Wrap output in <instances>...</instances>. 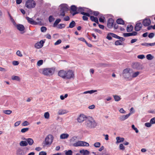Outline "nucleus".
Returning a JSON list of instances; mask_svg holds the SVG:
<instances>
[{
  "label": "nucleus",
  "instance_id": "nucleus-1",
  "mask_svg": "<svg viewBox=\"0 0 155 155\" xmlns=\"http://www.w3.org/2000/svg\"><path fill=\"white\" fill-rule=\"evenodd\" d=\"M85 125L89 128H94L97 126V123L91 117H89L86 120Z\"/></svg>",
  "mask_w": 155,
  "mask_h": 155
},
{
  "label": "nucleus",
  "instance_id": "nucleus-2",
  "mask_svg": "<svg viewBox=\"0 0 155 155\" xmlns=\"http://www.w3.org/2000/svg\"><path fill=\"white\" fill-rule=\"evenodd\" d=\"M132 73H133V71L131 69L127 68L123 70L122 74L125 78L127 79L128 80L131 81L132 80Z\"/></svg>",
  "mask_w": 155,
  "mask_h": 155
},
{
  "label": "nucleus",
  "instance_id": "nucleus-3",
  "mask_svg": "<svg viewBox=\"0 0 155 155\" xmlns=\"http://www.w3.org/2000/svg\"><path fill=\"white\" fill-rule=\"evenodd\" d=\"M55 69L54 67L44 68L42 69V74L45 75L50 76L54 74Z\"/></svg>",
  "mask_w": 155,
  "mask_h": 155
},
{
  "label": "nucleus",
  "instance_id": "nucleus-4",
  "mask_svg": "<svg viewBox=\"0 0 155 155\" xmlns=\"http://www.w3.org/2000/svg\"><path fill=\"white\" fill-rule=\"evenodd\" d=\"M36 5V3L33 0H28L25 4V6L28 8H34Z\"/></svg>",
  "mask_w": 155,
  "mask_h": 155
},
{
  "label": "nucleus",
  "instance_id": "nucleus-5",
  "mask_svg": "<svg viewBox=\"0 0 155 155\" xmlns=\"http://www.w3.org/2000/svg\"><path fill=\"white\" fill-rule=\"evenodd\" d=\"M74 75L73 71L72 70L66 71L65 79H70L74 78Z\"/></svg>",
  "mask_w": 155,
  "mask_h": 155
},
{
  "label": "nucleus",
  "instance_id": "nucleus-6",
  "mask_svg": "<svg viewBox=\"0 0 155 155\" xmlns=\"http://www.w3.org/2000/svg\"><path fill=\"white\" fill-rule=\"evenodd\" d=\"M53 140V136L51 134L48 135L45 138V144L46 145L51 144Z\"/></svg>",
  "mask_w": 155,
  "mask_h": 155
},
{
  "label": "nucleus",
  "instance_id": "nucleus-7",
  "mask_svg": "<svg viewBox=\"0 0 155 155\" xmlns=\"http://www.w3.org/2000/svg\"><path fill=\"white\" fill-rule=\"evenodd\" d=\"M89 145V144L85 142L82 141H78L73 144L74 147L78 146H86L88 147Z\"/></svg>",
  "mask_w": 155,
  "mask_h": 155
},
{
  "label": "nucleus",
  "instance_id": "nucleus-8",
  "mask_svg": "<svg viewBox=\"0 0 155 155\" xmlns=\"http://www.w3.org/2000/svg\"><path fill=\"white\" fill-rule=\"evenodd\" d=\"M45 41L41 40L40 41L36 43L35 45V48L37 49L41 48L43 46Z\"/></svg>",
  "mask_w": 155,
  "mask_h": 155
},
{
  "label": "nucleus",
  "instance_id": "nucleus-9",
  "mask_svg": "<svg viewBox=\"0 0 155 155\" xmlns=\"http://www.w3.org/2000/svg\"><path fill=\"white\" fill-rule=\"evenodd\" d=\"M114 22V20L112 18H109L107 21V26L108 28H112Z\"/></svg>",
  "mask_w": 155,
  "mask_h": 155
},
{
  "label": "nucleus",
  "instance_id": "nucleus-10",
  "mask_svg": "<svg viewBox=\"0 0 155 155\" xmlns=\"http://www.w3.org/2000/svg\"><path fill=\"white\" fill-rule=\"evenodd\" d=\"M60 10L61 11H64V12H67L68 10V5L66 4H62L60 6Z\"/></svg>",
  "mask_w": 155,
  "mask_h": 155
},
{
  "label": "nucleus",
  "instance_id": "nucleus-11",
  "mask_svg": "<svg viewBox=\"0 0 155 155\" xmlns=\"http://www.w3.org/2000/svg\"><path fill=\"white\" fill-rule=\"evenodd\" d=\"M86 116L84 114H81L77 119L79 123L83 122L86 118L87 119Z\"/></svg>",
  "mask_w": 155,
  "mask_h": 155
},
{
  "label": "nucleus",
  "instance_id": "nucleus-12",
  "mask_svg": "<svg viewBox=\"0 0 155 155\" xmlns=\"http://www.w3.org/2000/svg\"><path fill=\"white\" fill-rule=\"evenodd\" d=\"M65 71H66L63 70L59 71L58 72V75L63 79H65Z\"/></svg>",
  "mask_w": 155,
  "mask_h": 155
},
{
  "label": "nucleus",
  "instance_id": "nucleus-13",
  "mask_svg": "<svg viewBox=\"0 0 155 155\" xmlns=\"http://www.w3.org/2000/svg\"><path fill=\"white\" fill-rule=\"evenodd\" d=\"M151 20L149 19L146 18L143 20V24L145 26H147L151 23Z\"/></svg>",
  "mask_w": 155,
  "mask_h": 155
},
{
  "label": "nucleus",
  "instance_id": "nucleus-14",
  "mask_svg": "<svg viewBox=\"0 0 155 155\" xmlns=\"http://www.w3.org/2000/svg\"><path fill=\"white\" fill-rule=\"evenodd\" d=\"M71 11L74 12L72 13V15L73 16L79 13V12H78L77 11V7L74 5H72L71 6Z\"/></svg>",
  "mask_w": 155,
  "mask_h": 155
},
{
  "label": "nucleus",
  "instance_id": "nucleus-15",
  "mask_svg": "<svg viewBox=\"0 0 155 155\" xmlns=\"http://www.w3.org/2000/svg\"><path fill=\"white\" fill-rule=\"evenodd\" d=\"M137 33L136 31H134L131 33H124L123 34L124 37H127L132 36H136L137 35Z\"/></svg>",
  "mask_w": 155,
  "mask_h": 155
},
{
  "label": "nucleus",
  "instance_id": "nucleus-16",
  "mask_svg": "<svg viewBox=\"0 0 155 155\" xmlns=\"http://www.w3.org/2000/svg\"><path fill=\"white\" fill-rule=\"evenodd\" d=\"M142 27V24L141 23L136 24L134 27V29L136 31H138L140 30Z\"/></svg>",
  "mask_w": 155,
  "mask_h": 155
},
{
  "label": "nucleus",
  "instance_id": "nucleus-17",
  "mask_svg": "<svg viewBox=\"0 0 155 155\" xmlns=\"http://www.w3.org/2000/svg\"><path fill=\"white\" fill-rule=\"evenodd\" d=\"M132 114V113H130L126 115L121 116L119 117V119L121 120H124L128 118Z\"/></svg>",
  "mask_w": 155,
  "mask_h": 155
},
{
  "label": "nucleus",
  "instance_id": "nucleus-18",
  "mask_svg": "<svg viewBox=\"0 0 155 155\" xmlns=\"http://www.w3.org/2000/svg\"><path fill=\"white\" fill-rule=\"evenodd\" d=\"M26 19L27 20L28 22L31 24L36 25L37 24L36 22L34 21L32 18H31L28 17H26Z\"/></svg>",
  "mask_w": 155,
  "mask_h": 155
},
{
  "label": "nucleus",
  "instance_id": "nucleus-19",
  "mask_svg": "<svg viewBox=\"0 0 155 155\" xmlns=\"http://www.w3.org/2000/svg\"><path fill=\"white\" fill-rule=\"evenodd\" d=\"M17 29L20 31H23L25 29L24 26L21 24H18L16 25Z\"/></svg>",
  "mask_w": 155,
  "mask_h": 155
},
{
  "label": "nucleus",
  "instance_id": "nucleus-20",
  "mask_svg": "<svg viewBox=\"0 0 155 155\" xmlns=\"http://www.w3.org/2000/svg\"><path fill=\"white\" fill-rule=\"evenodd\" d=\"M24 140H25L27 143L29 145H32L34 143L33 140L31 138H25Z\"/></svg>",
  "mask_w": 155,
  "mask_h": 155
},
{
  "label": "nucleus",
  "instance_id": "nucleus-21",
  "mask_svg": "<svg viewBox=\"0 0 155 155\" xmlns=\"http://www.w3.org/2000/svg\"><path fill=\"white\" fill-rule=\"evenodd\" d=\"M68 112V111L66 110L61 109L58 110V113L59 115H62L66 114Z\"/></svg>",
  "mask_w": 155,
  "mask_h": 155
},
{
  "label": "nucleus",
  "instance_id": "nucleus-22",
  "mask_svg": "<svg viewBox=\"0 0 155 155\" xmlns=\"http://www.w3.org/2000/svg\"><path fill=\"white\" fill-rule=\"evenodd\" d=\"M90 19L91 21H94L96 23L98 24L99 22L97 18L93 16H91L90 17Z\"/></svg>",
  "mask_w": 155,
  "mask_h": 155
},
{
  "label": "nucleus",
  "instance_id": "nucleus-23",
  "mask_svg": "<svg viewBox=\"0 0 155 155\" xmlns=\"http://www.w3.org/2000/svg\"><path fill=\"white\" fill-rule=\"evenodd\" d=\"M69 136L68 134H62L60 136V138L61 139H67Z\"/></svg>",
  "mask_w": 155,
  "mask_h": 155
},
{
  "label": "nucleus",
  "instance_id": "nucleus-24",
  "mask_svg": "<svg viewBox=\"0 0 155 155\" xmlns=\"http://www.w3.org/2000/svg\"><path fill=\"white\" fill-rule=\"evenodd\" d=\"M81 153L83 154L84 155H87L89 154V152L87 150H81L80 151Z\"/></svg>",
  "mask_w": 155,
  "mask_h": 155
},
{
  "label": "nucleus",
  "instance_id": "nucleus-25",
  "mask_svg": "<svg viewBox=\"0 0 155 155\" xmlns=\"http://www.w3.org/2000/svg\"><path fill=\"white\" fill-rule=\"evenodd\" d=\"M117 140L116 143H119L121 142H123L124 140V138H120V137H118L116 138Z\"/></svg>",
  "mask_w": 155,
  "mask_h": 155
},
{
  "label": "nucleus",
  "instance_id": "nucleus-26",
  "mask_svg": "<svg viewBox=\"0 0 155 155\" xmlns=\"http://www.w3.org/2000/svg\"><path fill=\"white\" fill-rule=\"evenodd\" d=\"M76 25V23L74 21H72L69 24V26L67 27V28H72L74 27Z\"/></svg>",
  "mask_w": 155,
  "mask_h": 155
},
{
  "label": "nucleus",
  "instance_id": "nucleus-27",
  "mask_svg": "<svg viewBox=\"0 0 155 155\" xmlns=\"http://www.w3.org/2000/svg\"><path fill=\"white\" fill-rule=\"evenodd\" d=\"M28 143L26 141H21L20 143V145L21 146L24 147L28 145Z\"/></svg>",
  "mask_w": 155,
  "mask_h": 155
},
{
  "label": "nucleus",
  "instance_id": "nucleus-28",
  "mask_svg": "<svg viewBox=\"0 0 155 155\" xmlns=\"http://www.w3.org/2000/svg\"><path fill=\"white\" fill-rule=\"evenodd\" d=\"M116 22L119 24L124 25V20L120 18L117 19Z\"/></svg>",
  "mask_w": 155,
  "mask_h": 155
},
{
  "label": "nucleus",
  "instance_id": "nucleus-29",
  "mask_svg": "<svg viewBox=\"0 0 155 155\" xmlns=\"http://www.w3.org/2000/svg\"><path fill=\"white\" fill-rule=\"evenodd\" d=\"M139 74L140 72L139 71H137L134 73L133 72V73H132V74H131L132 79L133 78H134L137 76Z\"/></svg>",
  "mask_w": 155,
  "mask_h": 155
},
{
  "label": "nucleus",
  "instance_id": "nucleus-30",
  "mask_svg": "<svg viewBox=\"0 0 155 155\" xmlns=\"http://www.w3.org/2000/svg\"><path fill=\"white\" fill-rule=\"evenodd\" d=\"M133 28V26L131 25H128L127 27V32H129L131 31Z\"/></svg>",
  "mask_w": 155,
  "mask_h": 155
},
{
  "label": "nucleus",
  "instance_id": "nucleus-31",
  "mask_svg": "<svg viewBox=\"0 0 155 155\" xmlns=\"http://www.w3.org/2000/svg\"><path fill=\"white\" fill-rule=\"evenodd\" d=\"M61 21V20L59 18L57 19L53 24V27H54L57 26L58 24Z\"/></svg>",
  "mask_w": 155,
  "mask_h": 155
},
{
  "label": "nucleus",
  "instance_id": "nucleus-32",
  "mask_svg": "<svg viewBox=\"0 0 155 155\" xmlns=\"http://www.w3.org/2000/svg\"><path fill=\"white\" fill-rule=\"evenodd\" d=\"M12 79L14 80H16L17 81H19L20 80V78L18 76H13L12 78Z\"/></svg>",
  "mask_w": 155,
  "mask_h": 155
},
{
  "label": "nucleus",
  "instance_id": "nucleus-33",
  "mask_svg": "<svg viewBox=\"0 0 155 155\" xmlns=\"http://www.w3.org/2000/svg\"><path fill=\"white\" fill-rule=\"evenodd\" d=\"M97 91V90H90V91H85L83 93V94H87V93H89L90 94H92L95 92H96Z\"/></svg>",
  "mask_w": 155,
  "mask_h": 155
},
{
  "label": "nucleus",
  "instance_id": "nucleus-34",
  "mask_svg": "<svg viewBox=\"0 0 155 155\" xmlns=\"http://www.w3.org/2000/svg\"><path fill=\"white\" fill-rule=\"evenodd\" d=\"M146 58L148 60H151L154 57L151 54H149L147 55Z\"/></svg>",
  "mask_w": 155,
  "mask_h": 155
},
{
  "label": "nucleus",
  "instance_id": "nucleus-35",
  "mask_svg": "<svg viewBox=\"0 0 155 155\" xmlns=\"http://www.w3.org/2000/svg\"><path fill=\"white\" fill-rule=\"evenodd\" d=\"M84 8L79 7L77 8V11L78 12H79V13L80 12L81 13L83 12L84 11Z\"/></svg>",
  "mask_w": 155,
  "mask_h": 155
},
{
  "label": "nucleus",
  "instance_id": "nucleus-36",
  "mask_svg": "<svg viewBox=\"0 0 155 155\" xmlns=\"http://www.w3.org/2000/svg\"><path fill=\"white\" fill-rule=\"evenodd\" d=\"M65 155H72V151L71 150L68 151L65 150Z\"/></svg>",
  "mask_w": 155,
  "mask_h": 155
},
{
  "label": "nucleus",
  "instance_id": "nucleus-37",
  "mask_svg": "<svg viewBox=\"0 0 155 155\" xmlns=\"http://www.w3.org/2000/svg\"><path fill=\"white\" fill-rule=\"evenodd\" d=\"M113 97L115 101H119L121 99L120 97L118 95H114Z\"/></svg>",
  "mask_w": 155,
  "mask_h": 155
},
{
  "label": "nucleus",
  "instance_id": "nucleus-38",
  "mask_svg": "<svg viewBox=\"0 0 155 155\" xmlns=\"http://www.w3.org/2000/svg\"><path fill=\"white\" fill-rule=\"evenodd\" d=\"M3 112L6 114L9 115L10 114L12 113V111L11 110H4L3 111Z\"/></svg>",
  "mask_w": 155,
  "mask_h": 155
},
{
  "label": "nucleus",
  "instance_id": "nucleus-39",
  "mask_svg": "<svg viewBox=\"0 0 155 155\" xmlns=\"http://www.w3.org/2000/svg\"><path fill=\"white\" fill-rule=\"evenodd\" d=\"M45 118L47 119H48L49 118L50 115L48 112H46L44 114Z\"/></svg>",
  "mask_w": 155,
  "mask_h": 155
},
{
  "label": "nucleus",
  "instance_id": "nucleus-40",
  "mask_svg": "<svg viewBox=\"0 0 155 155\" xmlns=\"http://www.w3.org/2000/svg\"><path fill=\"white\" fill-rule=\"evenodd\" d=\"M65 15V12L64 11H61V10L60 11L59 16L64 17Z\"/></svg>",
  "mask_w": 155,
  "mask_h": 155
},
{
  "label": "nucleus",
  "instance_id": "nucleus-41",
  "mask_svg": "<svg viewBox=\"0 0 155 155\" xmlns=\"http://www.w3.org/2000/svg\"><path fill=\"white\" fill-rule=\"evenodd\" d=\"M115 45H121L122 41L119 40H117L115 42Z\"/></svg>",
  "mask_w": 155,
  "mask_h": 155
},
{
  "label": "nucleus",
  "instance_id": "nucleus-42",
  "mask_svg": "<svg viewBox=\"0 0 155 155\" xmlns=\"http://www.w3.org/2000/svg\"><path fill=\"white\" fill-rule=\"evenodd\" d=\"M48 20L50 22H51L54 20L55 18L53 17L52 16L50 15L49 17Z\"/></svg>",
  "mask_w": 155,
  "mask_h": 155
},
{
  "label": "nucleus",
  "instance_id": "nucleus-43",
  "mask_svg": "<svg viewBox=\"0 0 155 155\" xmlns=\"http://www.w3.org/2000/svg\"><path fill=\"white\" fill-rule=\"evenodd\" d=\"M101 143L99 142H96L94 144V146L96 148L99 147H100Z\"/></svg>",
  "mask_w": 155,
  "mask_h": 155
},
{
  "label": "nucleus",
  "instance_id": "nucleus-44",
  "mask_svg": "<svg viewBox=\"0 0 155 155\" xmlns=\"http://www.w3.org/2000/svg\"><path fill=\"white\" fill-rule=\"evenodd\" d=\"M65 25L64 24H60L58 25L57 28L59 29H61L63 28H64Z\"/></svg>",
  "mask_w": 155,
  "mask_h": 155
},
{
  "label": "nucleus",
  "instance_id": "nucleus-45",
  "mask_svg": "<svg viewBox=\"0 0 155 155\" xmlns=\"http://www.w3.org/2000/svg\"><path fill=\"white\" fill-rule=\"evenodd\" d=\"M22 150L21 149H18L17 151V155H22Z\"/></svg>",
  "mask_w": 155,
  "mask_h": 155
},
{
  "label": "nucleus",
  "instance_id": "nucleus-46",
  "mask_svg": "<svg viewBox=\"0 0 155 155\" xmlns=\"http://www.w3.org/2000/svg\"><path fill=\"white\" fill-rule=\"evenodd\" d=\"M29 129L28 128H23L21 130V132L24 133L28 131Z\"/></svg>",
  "mask_w": 155,
  "mask_h": 155
},
{
  "label": "nucleus",
  "instance_id": "nucleus-47",
  "mask_svg": "<svg viewBox=\"0 0 155 155\" xmlns=\"http://www.w3.org/2000/svg\"><path fill=\"white\" fill-rule=\"evenodd\" d=\"M29 124V123L27 121H25L22 124V126H28Z\"/></svg>",
  "mask_w": 155,
  "mask_h": 155
},
{
  "label": "nucleus",
  "instance_id": "nucleus-48",
  "mask_svg": "<svg viewBox=\"0 0 155 155\" xmlns=\"http://www.w3.org/2000/svg\"><path fill=\"white\" fill-rule=\"evenodd\" d=\"M47 28L45 27L42 26L41 28V30L42 32H45L47 30Z\"/></svg>",
  "mask_w": 155,
  "mask_h": 155
},
{
  "label": "nucleus",
  "instance_id": "nucleus-49",
  "mask_svg": "<svg viewBox=\"0 0 155 155\" xmlns=\"http://www.w3.org/2000/svg\"><path fill=\"white\" fill-rule=\"evenodd\" d=\"M131 127H132V128L135 131V132L136 133H138V132H139L138 130L137 129V128H136L135 127V126L134 125V124L132 125Z\"/></svg>",
  "mask_w": 155,
  "mask_h": 155
},
{
  "label": "nucleus",
  "instance_id": "nucleus-50",
  "mask_svg": "<svg viewBox=\"0 0 155 155\" xmlns=\"http://www.w3.org/2000/svg\"><path fill=\"white\" fill-rule=\"evenodd\" d=\"M43 63V61L42 60L38 61L37 63V64L38 66H40L42 65Z\"/></svg>",
  "mask_w": 155,
  "mask_h": 155
},
{
  "label": "nucleus",
  "instance_id": "nucleus-51",
  "mask_svg": "<svg viewBox=\"0 0 155 155\" xmlns=\"http://www.w3.org/2000/svg\"><path fill=\"white\" fill-rule=\"evenodd\" d=\"M110 34L111 35V36L113 37H114L115 38L117 39L118 36L117 35H116L111 33H110Z\"/></svg>",
  "mask_w": 155,
  "mask_h": 155
},
{
  "label": "nucleus",
  "instance_id": "nucleus-52",
  "mask_svg": "<svg viewBox=\"0 0 155 155\" xmlns=\"http://www.w3.org/2000/svg\"><path fill=\"white\" fill-rule=\"evenodd\" d=\"M111 35L110 34V33H108L106 37V38L109 40H111L112 39Z\"/></svg>",
  "mask_w": 155,
  "mask_h": 155
},
{
  "label": "nucleus",
  "instance_id": "nucleus-53",
  "mask_svg": "<svg viewBox=\"0 0 155 155\" xmlns=\"http://www.w3.org/2000/svg\"><path fill=\"white\" fill-rule=\"evenodd\" d=\"M155 34L153 33H150L148 35V37L150 38H152L154 36Z\"/></svg>",
  "mask_w": 155,
  "mask_h": 155
},
{
  "label": "nucleus",
  "instance_id": "nucleus-54",
  "mask_svg": "<svg viewBox=\"0 0 155 155\" xmlns=\"http://www.w3.org/2000/svg\"><path fill=\"white\" fill-rule=\"evenodd\" d=\"M61 42V39H58L54 43V45H59Z\"/></svg>",
  "mask_w": 155,
  "mask_h": 155
},
{
  "label": "nucleus",
  "instance_id": "nucleus-55",
  "mask_svg": "<svg viewBox=\"0 0 155 155\" xmlns=\"http://www.w3.org/2000/svg\"><path fill=\"white\" fill-rule=\"evenodd\" d=\"M81 14L84 15V16H87V17H90L91 16L87 12H83L81 13Z\"/></svg>",
  "mask_w": 155,
  "mask_h": 155
},
{
  "label": "nucleus",
  "instance_id": "nucleus-56",
  "mask_svg": "<svg viewBox=\"0 0 155 155\" xmlns=\"http://www.w3.org/2000/svg\"><path fill=\"white\" fill-rule=\"evenodd\" d=\"M145 58V56L143 54L139 55L137 56V58L140 59H143Z\"/></svg>",
  "mask_w": 155,
  "mask_h": 155
},
{
  "label": "nucleus",
  "instance_id": "nucleus-57",
  "mask_svg": "<svg viewBox=\"0 0 155 155\" xmlns=\"http://www.w3.org/2000/svg\"><path fill=\"white\" fill-rule=\"evenodd\" d=\"M16 54L19 57H21L22 56V54H21V51L19 50H18L17 51Z\"/></svg>",
  "mask_w": 155,
  "mask_h": 155
},
{
  "label": "nucleus",
  "instance_id": "nucleus-58",
  "mask_svg": "<svg viewBox=\"0 0 155 155\" xmlns=\"http://www.w3.org/2000/svg\"><path fill=\"white\" fill-rule=\"evenodd\" d=\"M120 149L121 150H124L125 149V147L122 144H120L119 146Z\"/></svg>",
  "mask_w": 155,
  "mask_h": 155
},
{
  "label": "nucleus",
  "instance_id": "nucleus-59",
  "mask_svg": "<svg viewBox=\"0 0 155 155\" xmlns=\"http://www.w3.org/2000/svg\"><path fill=\"white\" fill-rule=\"evenodd\" d=\"M139 65V64L138 63H134L133 65V67L134 68H138V67Z\"/></svg>",
  "mask_w": 155,
  "mask_h": 155
},
{
  "label": "nucleus",
  "instance_id": "nucleus-60",
  "mask_svg": "<svg viewBox=\"0 0 155 155\" xmlns=\"http://www.w3.org/2000/svg\"><path fill=\"white\" fill-rule=\"evenodd\" d=\"M145 126L147 127H150L151 126V123H146L145 124Z\"/></svg>",
  "mask_w": 155,
  "mask_h": 155
},
{
  "label": "nucleus",
  "instance_id": "nucleus-61",
  "mask_svg": "<svg viewBox=\"0 0 155 155\" xmlns=\"http://www.w3.org/2000/svg\"><path fill=\"white\" fill-rule=\"evenodd\" d=\"M21 123V122L20 121L16 122L14 124V126L15 127L18 126Z\"/></svg>",
  "mask_w": 155,
  "mask_h": 155
},
{
  "label": "nucleus",
  "instance_id": "nucleus-62",
  "mask_svg": "<svg viewBox=\"0 0 155 155\" xmlns=\"http://www.w3.org/2000/svg\"><path fill=\"white\" fill-rule=\"evenodd\" d=\"M150 122L152 124L155 123V117L152 118L150 120Z\"/></svg>",
  "mask_w": 155,
  "mask_h": 155
},
{
  "label": "nucleus",
  "instance_id": "nucleus-63",
  "mask_svg": "<svg viewBox=\"0 0 155 155\" xmlns=\"http://www.w3.org/2000/svg\"><path fill=\"white\" fill-rule=\"evenodd\" d=\"M12 64L14 65H17L19 64V62L17 61H13Z\"/></svg>",
  "mask_w": 155,
  "mask_h": 155
},
{
  "label": "nucleus",
  "instance_id": "nucleus-64",
  "mask_svg": "<svg viewBox=\"0 0 155 155\" xmlns=\"http://www.w3.org/2000/svg\"><path fill=\"white\" fill-rule=\"evenodd\" d=\"M47 153L44 151H41L39 153V155H46Z\"/></svg>",
  "mask_w": 155,
  "mask_h": 155
}]
</instances>
